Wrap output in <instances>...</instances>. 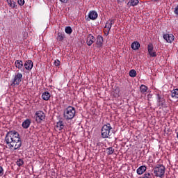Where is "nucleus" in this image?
Instances as JSON below:
<instances>
[{
  "label": "nucleus",
  "mask_w": 178,
  "mask_h": 178,
  "mask_svg": "<svg viewBox=\"0 0 178 178\" xmlns=\"http://www.w3.org/2000/svg\"><path fill=\"white\" fill-rule=\"evenodd\" d=\"M6 144H7L9 149H19L22 147V140L20 135L16 131H10L8 132L5 137Z\"/></svg>",
  "instance_id": "f257e3e1"
},
{
  "label": "nucleus",
  "mask_w": 178,
  "mask_h": 178,
  "mask_svg": "<svg viewBox=\"0 0 178 178\" xmlns=\"http://www.w3.org/2000/svg\"><path fill=\"white\" fill-rule=\"evenodd\" d=\"M76 116V108L70 106L64 110L63 117L65 120H72Z\"/></svg>",
  "instance_id": "f03ea898"
},
{
  "label": "nucleus",
  "mask_w": 178,
  "mask_h": 178,
  "mask_svg": "<svg viewBox=\"0 0 178 178\" xmlns=\"http://www.w3.org/2000/svg\"><path fill=\"white\" fill-rule=\"evenodd\" d=\"M153 170L156 177L162 178L163 176H165L166 168H165V165L162 164H158L157 166L154 168Z\"/></svg>",
  "instance_id": "7ed1b4c3"
},
{
  "label": "nucleus",
  "mask_w": 178,
  "mask_h": 178,
  "mask_svg": "<svg viewBox=\"0 0 178 178\" xmlns=\"http://www.w3.org/2000/svg\"><path fill=\"white\" fill-rule=\"evenodd\" d=\"M111 130H112V126H111V124L107 123L104 124L102 128V138H109V137L112 136Z\"/></svg>",
  "instance_id": "20e7f679"
},
{
  "label": "nucleus",
  "mask_w": 178,
  "mask_h": 178,
  "mask_svg": "<svg viewBox=\"0 0 178 178\" xmlns=\"http://www.w3.org/2000/svg\"><path fill=\"white\" fill-rule=\"evenodd\" d=\"M23 79V74L17 72L13 77L11 86H19L22 83Z\"/></svg>",
  "instance_id": "39448f33"
},
{
  "label": "nucleus",
  "mask_w": 178,
  "mask_h": 178,
  "mask_svg": "<svg viewBox=\"0 0 178 178\" xmlns=\"http://www.w3.org/2000/svg\"><path fill=\"white\" fill-rule=\"evenodd\" d=\"M157 99V106H161V108H168V104H166V100L165 97H162L161 95H156Z\"/></svg>",
  "instance_id": "423d86ee"
},
{
  "label": "nucleus",
  "mask_w": 178,
  "mask_h": 178,
  "mask_svg": "<svg viewBox=\"0 0 178 178\" xmlns=\"http://www.w3.org/2000/svg\"><path fill=\"white\" fill-rule=\"evenodd\" d=\"M35 121L38 123H41L42 121L45 120V113L42 111H36L35 114Z\"/></svg>",
  "instance_id": "0eeeda50"
},
{
  "label": "nucleus",
  "mask_w": 178,
  "mask_h": 178,
  "mask_svg": "<svg viewBox=\"0 0 178 178\" xmlns=\"http://www.w3.org/2000/svg\"><path fill=\"white\" fill-rule=\"evenodd\" d=\"M147 52L150 58H156V51H154V44L152 43L148 44Z\"/></svg>",
  "instance_id": "6e6552de"
},
{
  "label": "nucleus",
  "mask_w": 178,
  "mask_h": 178,
  "mask_svg": "<svg viewBox=\"0 0 178 178\" xmlns=\"http://www.w3.org/2000/svg\"><path fill=\"white\" fill-rule=\"evenodd\" d=\"M115 19H108L105 25V29H108V31H107V35L108 34H109V31H111V29H112V26H113V24H115Z\"/></svg>",
  "instance_id": "1a4fd4ad"
},
{
  "label": "nucleus",
  "mask_w": 178,
  "mask_h": 178,
  "mask_svg": "<svg viewBox=\"0 0 178 178\" xmlns=\"http://www.w3.org/2000/svg\"><path fill=\"white\" fill-rule=\"evenodd\" d=\"M96 45L97 48H102L104 45V38L102 37V35H97L96 40Z\"/></svg>",
  "instance_id": "9d476101"
},
{
  "label": "nucleus",
  "mask_w": 178,
  "mask_h": 178,
  "mask_svg": "<svg viewBox=\"0 0 178 178\" xmlns=\"http://www.w3.org/2000/svg\"><path fill=\"white\" fill-rule=\"evenodd\" d=\"M24 68L26 69V70H31V69H33V66H34V63H33V61L31 60H27L25 61L24 64Z\"/></svg>",
  "instance_id": "9b49d317"
},
{
  "label": "nucleus",
  "mask_w": 178,
  "mask_h": 178,
  "mask_svg": "<svg viewBox=\"0 0 178 178\" xmlns=\"http://www.w3.org/2000/svg\"><path fill=\"white\" fill-rule=\"evenodd\" d=\"M163 38L167 42L172 44L175 41V35L173 34H164Z\"/></svg>",
  "instance_id": "f8f14e48"
},
{
  "label": "nucleus",
  "mask_w": 178,
  "mask_h": 178,
  "mask_svg": "<svg viewBox=\"0 0 178 178\" xmlns=\"http://www.w3.org/2000/svg\"><path fill=\"white\" fill-rule=\"evenodd\" d=\"M88 17L90 20H96L98 17V13H97V11H90V13H88Z\"/></svg>",
  "instance_id": "ddd939ff"
},
{
  "label": "nucleus",
  "mask_w": 178,
  "mask_h": 178,
  "mask_svg": "<svg viewBox=\"0 0 178 178\" xmlns=\"http://www.w3.org/2000/svg\"><path fill=\"white\" fill-rule=\"evenodd\" d=\"M55 127L57 129V130H59V131H62V130H63L65 128V124L63 123V121L60 120L57 122Z\"/></svg>",
  "instance_id": "4468645a"
},
{
  "label": "nucleus",
  "mask_w": 178,
  "mask_h": 178,
  "mask_svg": "<svg viewBox=\"0 0 178 178\" xmlns=\"http://www.w3.org/2000/svg\"><path fill=\"white\" fill-rule=\"evenodd\" d=\"M94 40H95V37H94V35L91 34L88 35L87 39V45H88V47H91V45L94 44Z\"/></svg>",
  "instance_id": "2eb2a0df"
},
{
  "label": "nucleus",
  "mask_w": 178,
  "mask_h": 178,
  "mask_svg": "<svg viewBox=\"0 0 178 178\" xmlns=\"http://www.w3.org/2000/svg\"><path fill=\"white\" fill-rule=\"evenodd\" d=\"M24 64H23V61L22 60H16L15 62V66L17 67V69H19V70H22L23 69V66Z\"/></svg>",
  "instance_id": "dca6fc26"
},
{
  "label": "nucleus",
  "mask_w": 178,
  "mask_h": 178,
  "mask_svg": "<svg viewBox=\"0 0 178 178\" xmlns=\"http://www.w3.org/2000/svg\"><path fill=\"white\" fill-rule=\"evenodd\" d=\"M31 124V120L26 119L22 122V127L23 129H29Z\"/></svg>",
  "instance_id": "f3484780"
},
{
  "label": "nucleus",
  "mask_w": 178,
  "mask_h": 178,
  "mask_svg": "<svg viewBox=\"0 0 178 178\" xmlns=\"http://www.w3.org/2000/svg\"><path fill=\"white\" fill-rule=\"evenodd\" d=\"M145 170H147V166L141 165L136 170L137 175H141Z\"/></svg>",
  "instance_id": "a211bd4d"
},
{
  "label": "nucleus",
  "mask_w": 178,
  "mask_h": 178,
  "mask_svg": "<svg viewBox=\"0 0 178 178\" xmlns=\"http://www.w3.org/2000/svg\"><path fill=\"white\" fill-rule=\"evenodd\" d=\"M113 95L115 98H119V97H120V88H119V87L115 88L113 91Z\"/></svg>",
  "instance_id": "6ab92c4d"
},
{
  "label": "nucleus",
  "mask_w": 178,
  "mask_h": 178,
  "mask_svg": "<svg viewBox=\"0 0 178 178\" xmlns=\"http://www.w3.org/2000/svg\"><path fill=\"white\" fill-rule=\"evenodd\" d=\"M131 47L134 51H137V49H140V42L138 41L133 42L131 44Z\"/></svg>",
  "instance_id": "aec40b11"
},
{
  "label": "nucleus",
  "mask_w": 178,
  "mask_h": 178,
  "mask_svg": "<svg viewBox=\"0 0 178 178\" xmlns=\"http://www.w3.org/2000/svg\"><path fill=\"white\" fill-rule=\"evenodd\" d=\"M42 98L44 101H49L51 98V94L49 92H44L42 95Z\"/></svg>",
  "instance_id": "412c9836"
},
{
  "label": "nucleus",
  "mask_w": 178,
  "mask_h": 178,
  "mask_svg": "<svg viewBox=\"0 0 178 178\" xmlns=\"http://www.w3.org/2000/svg\"><path fill=\"white\" fill-rule=\"evenodd\" d=\"M139 2H140V1H138V0H129L127 5L129 7L137 6L138 5Z\"/></svg>",
  "instance_id": "4be33fe9"
},
{
  "label": "nucleus",
  "mask_w": 178,
  "mask_h": 178,
  "mask_svg": "<svg viewBox=\"0 0 178 178\" xmlns=\"http://www.w3.org/2000/svg\"><path fill=\"white\" fill-rule=\"evenodd\" d=\"M171 97L174 99H177V98H178V89H174L171 91Z\"/></svg>",
  "instance_id": "5701e85b"
},
{
  "label": "nucleus",
  "mask_w": 178,
  "mask_h": 178,
  "mask_svg": "<svg viewBox=\"0 0 178 178\" xmlns=\"http://www.w3.org/2000/svg\"><path fill=\"white\" fill-rule=\"evenodd\" d=\"M64 39H65V33L58 32V36H57V40L63 41Z\"/></svg>",
  "instance_id": "b1692460"
},
{
  "label": "nucleus",
  "mask_w": 178,
  "mask_h": 178,
  "mask_svg": "<svg viewBox=\"0 0 178 178\" xmlns=\"http://www.w3.org/2000/svg\"><path fill=\"white\" fill-rule=\"evenodd\" d=\"M140 90L141 94H145V92H147V91H148V87H147L145 85H141L140 86Z\"/></svg>",
  "instance_id": "393cba45"
},
{
  "label": "nucleus",
  "mask_w": 178,
  "mask_h": 178,
  "mask_svg": "<svg viewBox=\"0 0 178 178\" xmlns=\"http://www.w3.org/2000/svg\"><path fill=\"white\" fill-rule=\"evenodd\" d=\"M7 3L10 8H15L16 9L17 8V5H16V2L12 1V0H7Z\"/></svg>",
  "instance_id": "a878e982"
},
{
  "label": "nucleus",
  "mask_w": 178,
  "mask_h": 178,
  "mask_svg": "<svg viewBox=\"0 0 178 178\" xmlns=\"http://www.w3.org/2000/svg\"><path fill=\"white\" fill-rule=\"evenodd\" d=\"M107 151V155H112L113 152H115V149L113 147H110L106 149Z\"/></svg>",
  "instance_id": "bb28decb"
},
{
  "label": "nucleus",
  "mask_w": 178,
  "mask_h": 178,
  "mask_svg": "<svg viewBox=\"0 0 178 178\" xmlns=\"http://www.w3.org/2000/svg\"><path fill=\"white\" fill-rule=\"evenodd\" d=\"M136 76H137V72H136V70H131L129 71V76L134 78Z\"/></svg>",
  "instance_id": "cd10ccee"
},
{
  "label": "nucleus",
  "mask_w": 178,
  "mask_h": 178,
  "mask_svg": "<svg viewBox=\"0 0 178 178\" xmlns=\"http://www.w3.org/2000/svg\"><path fill=\"white\" fill-rule=\"evenodd\" d=\"M65 31L66 34H72V33H73V29H72V27L70 26H67L65 29Z\"/></svg>",
  "instance_id": "c85d7f7f"
},
{
  "label": "nucleus",
  "mask_w": 178,
  "mask_h": 178,
  "mask_svg": "<svg viewBox=\"0 0 178 178\" xmlns=\"http://www.w3.org/2000/svg\"><path fill=\"white\" fill-rule=\"evenodd\" d=\"M24 164V161H23V159H19L17 161V166H23Z\"/></svg>",
  "instance_id": "c756f323"
},
{
  "label": "nucleus",
  "mask_w": 178,
  "mask_h": 178,
  "mask_svg": "<svg viewBox=\"0 0 178 178\" xmlns=\"http://www.w3.org/2000/svg\"><path fill=\"white\" fill-rule=\"evenodd\" d=\"M54 65L58 67L60 65V61H59V60H55L54 61Z\"/></svg>",
  "instance_id": "7c9ffc66"
},
{
  "label": "nucleus",
  "mask_w": 178,
  "mask_h": 178,
  "mask_svg": "<svg viewBox=\"0 0 178 178\" xmlns=\"http://www.w3.org/2000/svg\"><path fill=\"white\" fill-rule=\"evenodd\" d=\"M17 3L20 6H23L24 5V0H18Z\"/></svg>",
  "instance_id": "2f4dec72"
},
{
  "label": "nucleus",
  "mask_w": 178,
  "mask_h": 178,
  "mask_svg": "<svg viewBox=\"0 0 178 178\" xmlns=\"http://www.w3.org/2000/svg\"><path fill=\"white\" fill-rule=\"evenodd\" d=\"M22 34H23V38H24V40H26V39L27 38V35H28L27 32L24 31V32L22 33Z\"/></svg>",
  "instance_id": "473e14b6"
},
{
  "label": "nucleus",
  "mask_w": 178,
  "mask_h": 178,
  "mask_svg": "<svg viewBox=\"0 0 178 178\" xmlns=\"http://www.w3.org/2000/svg\"><path fill=\"white\" fill-rule=\"evenodd\" d=\"M174 13H175V15H176L177 16H178V6H177L175 8Z\"/></svg>",
  "instance_id": "72a5a7b5"
},
{
  "label": "nucleus",
  "mask_w": 178,
  "mask_h": 178,
  "mask_svg": "<svg viewBox=\"0 0 178 178\" xmlns=\"http://www.w3.org/2000/svg\"><path fill=\"white\" fill-rule=\"evenodd\" d=\"M0 176H3V168L0 166Z\"/></svg>",
  "instance_id": "f704fd0d"
},
{
  "label": "nucleus",
  "mask_w": 178,
  "mask_h": 178,
  "mask_svg": "<svg viewBox=\"0 0 178 178\" xmlns=\"http://www.w3.org/2000/svg\"><path fill=\"white\" fill-rule=\"evenodd\" d=\"M126 0H117L118 3H123Z\"/></svg>",
  "instance_id": "c9c22d12"
},
{
  "label": "nucleus",
  "mask_w": 178,
  "mask_h": 178,
  "mask_svg": "<svg viewBox=\"0 0 178 178\" xmlns=\"http://www.w3.org/2000/svg\"><path fill=\"white\" fill-rule=\"evenodd\" d=\"M62 3H67V0H60Z\"/></svg>",
  "instance_id": "e433bc0d"
},
{
  "label": "nucleus",
  "mask_w": 178,
  "mask_h": 178,
  "mask_svg": "<svg viewBox=\"0 0 178 178\" xmlns=\"http://www.w3.org/2000/svg\"><path fill=\"white\" fill-rule=\"evenodd\" d=\"M153 1H159V0H153Z\"/></svg>",
  "instance_id": "4c0bfd02"
},
{
  "label": "nucleus",
  "mask_w": 178,
  "mask_h": 178,
  "mask_svg": "<svg viewBox=\"0 0 178 178\" xmlns=\"http://www.w3.org/2000/svg\"><path fill=\"white\" fill-rule=\"evenodd\" d=\"M49 1H54V0H49Z\"/></svg>",
  "instance_id": "58836bf2"
},
{
  "label": "nucleus",
  "mask_w": 178,
  "mask_h": 178,
  "mask_svg": "<svg viewBox=\"0 0 178 178\" xmlns=\"http://www.w3.org/2000/svg\"><path fill=\"white\" fill-rule=\"evenodd\" d=\"M74 1H77V0H74Z\"/></svg>",
  "instance_id": "ea45409f"
}]
</instances>
